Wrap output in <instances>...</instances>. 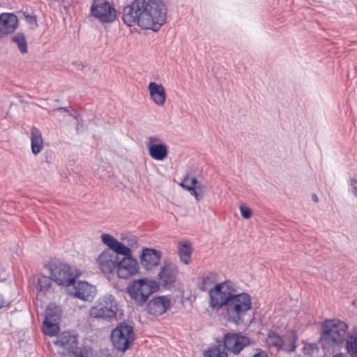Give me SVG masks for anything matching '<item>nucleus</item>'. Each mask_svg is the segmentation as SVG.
<instances>
[{
	"label": "nucleus",
	"instance_id": "1",
	"mask_svg": "<svg viewBox=\"0 0 357 357\" xmlns=\"http://www.w3.org/2000/svg\"><path fill=\"white\" fill-rule=\"evenodd\" d=\"M167 9L160 1L135 0L122 11L123 22L144 29L157 31L166 21Z\"/></svg>",
	"mask_w": 357,
	"mask_h": 357
},
{
	"label": "nucleus",
	"instance_id": "2",
	"mask_svg": "<svg viewBox=\"0 0 357 357\" xmlns=\"http://www.w3.org/2000/svg\"><path fill=\"white\" fill-rule=\"evenodd\" d=\"M348 326L340 320H326L322 325L321 342L324 349L340 347L346 341Z\"/></svg>",
	"mask_w": 357,
	"mask_h": 357
},
{
	"label": "nucleus",
	"instance_id": "3",
	"mask_svg": "<svg viewBox=\"0 0 357 357\" xmlns=\"http://www.w3.org/2000/svg\"><path fill=\"white\" fill-rule=\"evenodd\" d=\"M251 305V297L248 294H235L224 306L228 321L237 326L241 325Z\"/></svg>",
	"mask_w": 357,
	"mask_h": 357
},
{
	"label": "nucleus",
	"instance_id": "4",
	"mask_svg": "<svg viewBox=\"0 0 357 357\" xmlns=\"http://www.w3.org/2000/svg\"><path fill=\"white\" fill-rule=\"evenodd\" d=\"M118 312V304L115 297L106 294L99 298L90 308L89 314L92 318L110 321L115 319Z\"/></svg>",
	"mask_w": 357,
	"mask_h": 357
},
{
	"label": "nucleus",
	"instance_id": "5",
	"mask_svg": "<svg viewBox=\"0 0 357 357\" xmlns=\"http://www.w3.org/2000/svg\"><path fill=\"white\" fill-rule=\"evenodd\" d=\"M158 289L159 284L156 281L139 279L128 285L127 292L136 303L142 305L148 300L149 296Z\"/></svg>",
	"mask_w": 357,
	"mask_h": 357
},
{
	"label": "nucleus",
	"instance_id": "6",
	"mask_svg": "<svg viewBox=\"0 0 357 357\" xmlns=\"http://www.w3.org/2000/svg\"><path fill=\"white\" fill-rule=\"evenodd\" d=\"M236 291L234 284L229 280L216 284L209 291L211 306L218 310L224 307L236 294Z\"/></svg>",
	"mask_w": 357,
	"mask_h": 357
},
{
	"label": "nucleus",
	"instance_id": "7",
	"mask_svg": "<svg viewBox=\"0 0 357 357\" xmlns=\"http://www.w3.org/2000/svg\"><path fill=\"white\" fill-rule=\"evenodd\" d=\"M52 280L59 285L68 287L75 283V278L79 275L73 267L66 264H53L50 266Z\"/></svg>",
	"mask_w": 357,
	"mask_h": 357
},
{
	"label": "nucleus",
	"instance_id": "8",
	"mask_svg": "<svg viewBox=\"0 0 357 357\" xmlns=\"http://www.w3.org/2000/svg\"><path fill=\"white\" fill-rule=\"evenodd\" d=\"M132 326L123 323L112 331L111 339L114 347L119 351H125L132 344L134 338Z\"/></svg>",
	"mask_w": 357,
	"mask_h": 357
},
{
	"label": "nucleus",
	"instance_id": "9",
	"mask_svg": "<svg viewBox=\"0 0 357 357\" xmlns=\"http://www.w3.org/2000/svg\"><path fill=\"white\" fill-rule=\"evenodd\" d=\"M223 342L225 348L234 354H238L252 343L248 336L235 332L225 333Z\"/></svg>",
	"mask_w": 357,
	"mask_h": 357
},
{
	"label": "nucleus",
	"instance_id": "10",
	"mask_svg": "<svg viewBox=\"0 0 357 357\" xmlns=\"http://www.w3.org/2000/svg\"><path fill=\"white\" fill-rule=\"evenodd\" d=\"M92 15L102 22H111L116 18V10L105 0H96L91 8Z\"/></svg>",
	"mask_w": 357,
	"mask_h": 357
},
{
	"label": "nucleus",
	"instance_id": "11",
	"mask_svg": "<svg viewBox=\"0 0 357 357\" xmlns=\"http://www.w3.org/2000/svg\"><path fill=\"white\" fill-rule=\"evenodd\" d=\"M139 266L132 257H123L117 264L116 273L119 278L128 279L139 272Z\"/></svg>",
	"mask_w": 357,
	"mask_h": 357
},
{
	"label": "nucleus",
	"instance_id": "12",
	"mask_svg": "<svg viewBox=\"0 0 357 357\" xmlns=\"http://www.w3.org/2000/svg\"><path fill=\"white\" fill-rule=\"evenodd\" d=\"M150 156L159 161L164 160L168 155V149L164 143L157 136H150L145 142Z\"/></svg>",
	"mask_w": 357,
	"mask_h": 357
},
{
	"label": "nucleus",
	"instance_id": "13",
	"mask_svg": "<svg viewBox=\"0 0 357 357\" xmlns=\"http://www.w3.org/2000/svg\"><path fill=\"white\" fill-rule=\"evenodd\" d=\"M119 260L114 251L105 250L99 255L97 262L102 273H111L114 269L116 270Z\"/></svg>",
	"mask_w": 357,
	"mask_h": 357
},
{
	"label": "nucleus",
	"instance_id": "14",
	"mask_svg": "<svg viewBox=\"0 0 357 357\" xmlns=\"http://www.w3.org/2000/svg\"><path fill=\"white\" fill-rule=\"evenodd\" d=\"M54 344L57 345L68 351L75 354L76 351H82V347H77V336L71 334L70 332H63L57 337V340L54 342Z\"/></svg>",
	"mask_w": 357,
	"mask_h": 357
},
{
	"label": "nucleus",
	"instance_id": "15",
	"mask_svg": "<svg viewBox=\"0 0 357 357\" xmlns=\"http://www.w3.org/2000/svg\"><path fill=\"white\" fill-rule=\"evenodd\" d=\"M161 252L153 248H144L140 255V263L146 270H152L159 265Z\"/></svg>",
	"mask_w": 357,
	"mask_h": 357
},
{
	"label": "nucleus",
	"instance_id": "16",
	"mask_svg": "<svg viewBox=\"0 0 357 357\" xmlns=\"http://www.w3.org/2000/svg\"><path fill=\"white\" fill-rule=\"evenodd\" d=\"M74 297L84 301H91L96 296V288L86 282L79 281L70 293Z\"/></svg>",
	"mask_w": 357,
	"mask_h": 357
},
{
	"label": "nucleus",
	"instance_id": "17",
	"mask_svg": "<svg viewBox=\"0 0 357 357\" xmlns=\"http://www.w3.org/2000/svg\"><path fill=\"white\" fill-rule=\"evenodd\" d=\"M170 306V301L165 296L152 298L147 305V311L150 314L160 316L164 314Z\"/></svg>",
	"mask_w": 357,
	"mask_h": 357
},
{
	"label": "nucleus",
	"instance_id": "18",
	"mask_svg": "<svg viewBox=\"0 0 357 357\" xmlns=\"http://www.w3.org/2000/svg\"><path fill=\"white\" fill-rule=\"evenodd\" d=\"M177 274L178 267L175 264H166L158 274L161 284L164 287L172 285L176 282Z\"/></svg>",
	"mask_w": 357,
	"mask_h": 357
},
{
	"label": "nucleus",
	"instance_id": "19",
	"mask_svg": "<svg viewBox=\"0 0 357 357\" xmlns=\"http://www.w3.org/2000/svg\"><path fill=\"white\" fill-rule=\"evenodd\" d=\"M17 18L14 14L0 15V38L13 33L17 28Z\"/></svg>",
	"mask_w": 357,
	"mask_h": 357
},
{
	"label": "nucleus",
	"instance_id": "20",
	"mask_svg": "<svg viewBox=\"0 0 357 357\" xmlns=\"http://www.w3.org/2000/svg\"><path fill=\"white\" fill-rule=\"evenodd\" d=\"M148 89L153 101L158 105L162 106L166 100V93L162 84L151 82L148 86Z\"/></svg>",
	"mask_w": 357,
	"mask_h": 357
},
{
	"label": "nucleus",
	"instance_id": "21",
	"mask_svg": "<svg viewBox=\"0 0 357 357\" xmlns=\"http://www.w3.org/2000/svg\"><path fill=\"white\" fill-rule=\"evenodd\" d=\"M31 152L34 155L38 154L43 146V139L40 131L36 127L31 130Z\"/></svg>",
	"mask_w": 357,
	"mask_h": 357
},
{
	"label": "nucleus",
	"instance_id": "22",
	"mask_svg": "<svg viewBox=\"0 0 357 357\" xmlns=\"http://www.w3.org/2000/svg\"><path fill=\"white\" fill-rule=\"evenodd\" d=\"M282 345L280 347V349L287 352H292L296 347L297 336L294 333L287 334L283 337Z\"/></svg>",
	"mask_w": 357,
	"mask_h": 357
},
{
	"label": "nucleus",
	"instance_id": "23",
	"mask_svg": "<svg viewBox=\"0 0 357 357\" xmlns=\"http://www.w3.org/2000/svg\"><path fill=\"white\" fill-rule=\"evenodd\" d=\"M178 254L181 261L184 264H188L192 254V248L190 244L188 243L180 242L178 243Z\"/></svg>",
	"mask_w": 357,
	"mask_h": 357
},
{
	"label": "nucleus",
	"instance_id": "24",
	"mask_svg": "<svg viewBox=\"0 0 357 357\" xmlns=\"http://www.w3.org/2000/svg\"><path fill=\"white\" fill-rule=\"evenodd\" d=\"M346 349L350 357H357V333L347 337Z\"/></svg>",
	"mask_w": 357,
	"mask_h": 357
},
{
	"label": "nucleus",
	"instance_id": "25",
	"mask_svg": "<svg viewBox=\"0 0 357 357\" xmlns=\"http://www.w3.org/2000/svg\"><path fill=\"white\" fill-rule=\"evenodd\" d=\"M59 327L56 321H52L47 319L43 321V331L49 336H54L57 334Z\"/></svg>",
	"mask_w": 357,
	"mask_h": 357
},
{
	"label": "nucleus",
	"instance_id": "26",
	"mask_svg": "<svg viewBox=\"0 0 357 357\" xmlns=\"http://www.w3.org/2000/svg\"><path fill=\"white\" fill-rule=\"evenodd\" d=\"M217 280L215 273H208L202 278V282L199 286V289L202 291H207L208 287L211 286Z\"/></svg>",
	"mask_w": 357,
	"mask_h": 357
},
{
	"label": "nucleus",
	"instance_id": "27",
	"mask_svg": "<svg viewBox=\"0 0 357 357\" xmlns=\"http://www.w3.org/2000/svg\"><path fill=\"white\" fill-rule=\"evenodd\" d=\"M60 317L61 310L59 307L56 305L49 306L45 310V319L57 322L59 320Z\"/></svg>",
	"mask_w": 357,
	"mask_h": 357
},
{
	"label": "nucleus",
	"instance_id": "28",
	"mask_svg": "<svg viewBox=\"0 0 357 357\" xmlns=\"http://www.w3.org/2000/svg\"><path fill=\"white\" fill-rule=\"evenodd\" d=\"M112 250L116 253L117 259H119V255H123V257H132V251H131V249L128 247V246L124 245L123 243H121L119 241H118L116 243L114 248Z\"/></svg>",
	"mask_w": 357,
	"mask_h": 357
},
{
	"label": "nucleus",
	"instance_id": "29",
	"mask_svg": "<svg viewBox=\"0 0 357 357\" xmlns=\"http://www.w3.org/2000/svg\"><path fill=\"white\" fill-rule=\"evenodd\" d=\"M282 339L283 337H280L277 333L270 332L268 334L266 342L269 346L275 347L278 350L281 345H282Z\"/></svg>",
	"mask_w": 357,
	"mask_h": 357
},
{
	"label": "nucleus",
	"instance_id": "30",
	"mask_svg": "<svg viewBox=\"0 0 357 357\" xmlns=\"http://www.w3.org/2000/svg\"><path fill=\"white\" fill-rule=\"evenodd\" d=\"M188 177H189V175L187 174L183 181L181 183V186L188 190V192H190V195L194 196L195 198L196 199L197 201H199L202 199L203 197V193H199L197 189H196V187L195 186H189V185H187L186 184V182L188 181Z\"/></svg>",
	"mask_w": 357,
	"mask_h": 357
},
{
	"label": "nucleus",
	"instance_id": "31",
	"mask_svg": "<svg viewBox=\"0 0 357 357\" xmlns=\"http://www.w3.org/2000/svg\"><path fill=\"white\" fill-rule=\"evenodd\" d=\"M204 357H227V353L221 351L219 347L215 346L206 351Z\"/></svg>",
	"mask_w": 357,
	"mask_h": 357
},
{
	"label": "nucleus",
	"instance_id": "32",
	"mask_svg": "<svg viewBox=\"0 0 357 357\" xmlns=\"http://www.w3.org/2000/svg\"><path fill=\"white\" fill-rule=\"evenodd\" d=\"M52 277L49 278L47 276L42 275L38 278V288L40 291H47L52 284Z\"/></svg>",
	"mask_w": 357,
	"mask_h": 357
},
{
	"label": "nucleus",
	"instance_id": "33",
	"mask_svg": "<svg viewBox=\"0 0 357 357\" xmlns=\"http://www.w3.org/2000/svg\"><path fill=\"white\" fill-rule=\"evenodd\" d=\"M13 41L17 45V46L22 53L26 52V51H27L26 43L25 38H24V35H22V34L15 35V36L13 37Z\"/></svg>",
	"mask_w": 357,
	"mask_h": 357
},
{
	"label": "nucleus",
	"instance_id": "34",
	"mask_svg": "<svg viewBox=\"0 0 357 357\" xmlns=\"http://www.w3.org/2000/svg\"><path fill=\"white\" fill-rule=\"evenodd\" d=\"M102 243L108 246L107 250H113L118 241L109 234H102L101 235Z\"/></svg>",
	"mask_w": 357,
	"mask_h": 357
},
{
	"label": "nucleus",
	"instance_id": "35",
	"mask_svg": "<svg viewBox=\"0 0 357 357\" xmlns=\"http://www.w3.org/2000/svg\"><path fill=\"white\" fill-rule=\"evenodd\" d=\"M319 351L318 347L314 344H307L303 347V354L306 356H312L315 353Z\"/></svg>",
	"mask_w": 357,
	"mask_h": 357
},
{
	"label": "nucleus",
	"instance_id": "36",
	"mask_svg": "<svg viewBox=\"0 0 357 357\" xmlns=\"http://www.w3.org/2000/svg\"><path fill=\"white\" fill-rule=\"evenodd\" d=\"M73 355L75 357H95L92 349L86 346L82 347V351H76Z\"/></svg>",
	"mask_w": 357,
	"mask_h": 357
},
{
	"label": "nucleus",
	"instance_id": "37",
	"mask_svg": "<svg viewBox=\"0 0 357 357\" xmlns=\"http://www.w3.org/2000/svg\"><path fill=\"white\" fill-rule=\"evenodd\" d=\"M54 111L55 112H59V111H64L65 112H67L69 114L70 116H73L77 121V131L78 132L79 130V126H82V123L79 122V121L81 120L80 119V117L79 115H73V114H72L68 107H58L56 109H55Z\"/></svg>",
	"mask_w": 357,
	"mask_h": 357
},
{
	"label": "nucleus",
	"instance_id": "38",
	"mask_svg": "<svg viewBox=\"0 0 357 357\" xmlns=\"http://www.w3.org/2000/svg\"><path fill=\"white\" fill-rule=\"evenodd\" d=\"M240 211L241 215L245 219H248L252 216V210L249 207L241 205L240 206Z\"/></svg>",
	"mask_w": 357,
	"mask_h": 357
},
{
	"label": "nucleus",
	"instance_id": "39",
	"mask_svg": "<svg viewBox=\"0 0 357 357\" xmlns=\"http://www.w3.org/2000/svg\"><path fill=\"white\" fill-rule=\"evenodd\" d=\"M127 243L131 248H137V241L135 236H130L127 238Z\"/></svg>",
	"mask_w": 357,
	"mask_h": 357
},
{
	"label": "nucleus",
	"instance_id": "40",
	"mask_svg": "<svg viewBox=\"0 0 357 357\" xmlns=\"http://www.w3.org/2000/svg\"><path fill=\"white\" fill-rule=\"evenodd\" d=\"M25 20L26 22L31 26L32 28L37 26L36 19L35 17L31 15H25Z\"/></svg>",
	"mask_w": 357,
	"mask_h": 357
},
{
	"label": "nucleus",
	"instance_id": "41",
	"mask_svg": "<svg viewBox=\"0 0 357 357\" xmlns=\"http://www.w3.org/2000/svg\"><path fill=\"white\" fill-rule=\"evenodd\" d=\"M196 189L199 192V193H204V191H205V189H206V186L200 183H199L196 186Z\"/></svg>",
	"mask_w": 357,
	"mask_h": 357
},
{
	"label": "nucleus",
	"instance_id": "42",
	"mask_svg": "<svg viewBox=\"0 0 357 357\" xmlns=\"http://www.w3.org/2000/svg\"><path fill=\"white\" fill-rule=\"evenodd\" d=\"M6 279V274L5 271L0 266V282Z\"/></svg>",
	"mask_w": 357,
	"mask_h": 357
},
{
	"label": "nucleus",
	"instance_id": "43",
	"mask_svg": "<svg viewBox=\"0 0 357 357\" xmlns=\"http://www.w3.org/2000/svg\"><path fill=\"white\" fill-rule=\"evenodd\" d=\"M6 303L4 296L0 294V310L4 306Z\"/></svg>",
	"mask_w": 357,
	"mask_h": 357
},
{
	"label": "nucleus",
	"instance_id": "44",
	"mask_svg": "<svg viewBox=\"0 0 357 357\" xmlns=\"http://www.w3.org/2000/svg\"><path fill=\"white\" fill-rule=\"evenodd\" d=\"M199 183L197 179L195 177H193L191 179V185L190 186H196Z\"/></svg>",
	"mask_w": 357,
	"mask_h": 357
},
{
	"label": "nucleus",
	"instance_id": "45",
	"mask_svg": "<svg viewBox=\"0 0 357 357\" xmlns=\"http://www.w3.org/2000/svg\"><path fill=\"white\" fill-rule=\"evenodd\" d=\"M350 183H351V185H354L355 184L357 183V180L354 178H351L350 179Z\"/></svg>",
	"mask_w": 357,
	"mask_h": 357
},
{
	"label": "nucleus",
	"instance_id": "46",
	"mask_svg": "<svg viewBox=\"0 0 357 357\" xmlns=\"http://www.w3.org/2000/svg\"><path fill=\"white\" fill-rule=\"evenodd\" d=\"M312 200L316 203L319 201L318 197L315 194L312 195Z\"/></svg>",
	"mask_w": 357,
	"mask_h": 357
},
{
	"label": "nucleus",
	"instance_id": "47",
	"mask_svg": "<svg viewBox=\"0 0 357 357\" xmlns=\"http://www.w3.org/2000/svg\"><path fill=\"white\" fill-rule=\"evenodd\" d=\"M333 357H346L343 354L340 353L334 355Z\"/></svg>",
	"mask_w": 357,
	"mask_h": 357
},
{
	"label": "nucleus",
	"instance_id": "48",
	"mask_svg": "<svg viewBox=\"0 0 357 357\" xmlns=\"http://www.w3.org/2000/svg\"><path fill=\"white\" fill-rule=\"evenodd\" d=\"M353 194L357 197V187L356 186L353 188Z\"/></svg>",
	"mask_w": 357,
	"mask_h": 357
}]
</instances>
